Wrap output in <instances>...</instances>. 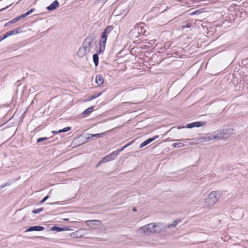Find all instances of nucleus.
Instances as JSON below:
<instances>
[{"instance_id": "1", "label": "nucleus", "mask_w": 248, "mask_h": 248, "mask_svg": "<svg viewBox=\"0 0 248 248\" xmlns=\"http://www.w3.org/2000/svg\"><path fill=\"white\" fill-rule=\"evenodd\" d=\"M113 29L112 26H108L107 27L101 35V39L99 41L100 48L98 52L99 53L102 52L105 49L106 43L108 37V34Z\"/></svg>"}, {"instance_id": "2", "label": "nucleus", "mask_w": 248, "mask_h": 248, "mask_svg": "<svg viewBox=\"0 0 248 248\" xmlns=\"http://www.w3.org/2000/svg\"><path fill=\"white\" fill-rule=\"evenodd\" d=\"M96 38V35L95 33L90 34L84 39L82 45L90 51L91 48L93 47L95 43V42H94V41L95 40Z\"/></svg>"}, {"instance_id": "3", "label": "nucleus", "mask_w": 248, "mask_h": 248, "mask_svg": "<svg viewBox=\"0 0 248 248\" xmlns=\"http://www.w3.org/2000/svg\"><path fill=\"white\" fill-rule=\"evenodd\" d=\"M156 225L153 223L148 224L140 228V231L146 234H151L156 232L155 228Z\"/></svg>"}, {"instance_id": "4", "label": "nucleus", "mask_w": 248, "mask_h": 248, "mask_svg": "<svg viewBox=\"0 0 248 248\" xmlns=\"http://www.w3.org/2000/svg\"><path fill=\"white\" fill-rule=\"evenodd\" d=\"M209 199L211 203L217 202L220 198V194L217 191H212L209 195Z\"/></svg>"}, {"instance_id": "5", "label": "nucleus", "mask_w": 248, "mask_h": 248, "mask_svg": "<svg viewBox=\"0 0 248 248\" xmlns=\"http://www.w3.org/2000/svg\"><path fill=\"white\" fill-rule=\"evenodd\" d=\"M116 157V156L115 155V154L112 152L111 154L104 156L98 163L97 167H98L100 164L113 160Z\"/></svg>"}, {"instance_id": "6", "label": "nucleus", "mask_w": 248, "mask_h": 248, "mask_svg": "<svg viewBox=\"0 0 248 248\" xmlns=\"http://www.w3.org/2000/svg\"><path fill=\"white\" fill-rule=\"evenodd\" d=\"M206 124L205 122H195L187 124L186 127L187 128H192L195 127H199L205 125Z\"/></svg>"}, {"instance_id": "7", "label": "nucleus", "mask_w": 248, "mask_h": 248, "mask_svg": "<svg viewBox=\"0 0 248 248\" xmlns=\"http://www.w3.org/2000/svg\"><path fill=\"white\" fill-rule=\"evenodd\" d=\"M89 52L90 51L88 49L82 45V46L78 49L77 54L79 57L82 58Z\"/></svg>"}, {"instance_id": "8", "label": "nucleus", "mask_w": 248, "mask_h": 248, "mask_svg": "<svg viewBox=\"0 0 248 248\" xmlns=\"http://www.w3.org/2000/svg\"><path fill=\"white\" fill-rule=\"evenodd\" d=\"M222 134L224 139L230 137L231 135L234 133V129L233 128H227L222 130Z\"/></svg>"}, {"instance_id": "9", "label": "nucleus", "mask_w": 248, "mask_h": 248, "mask_svg": "<svg viewBox=\"0 0 248 248\" xmlns=\"http://www.w3.org/2000/svg\"><path fill=\"white\" fill-rule=\"evenodd\" d=\"M85 223L90 227L94 225L100 226L102 224L101 221L99 220H88L85 221Z\"/></svg>"}, {"instance_id": "10", "label": "nucleus", "mask_w": 248, "mask_h": 248, "mask_svg": "<svg viewBox=\"0 0 248 248\" xmlns=\"http://www.w3.org/2000/svg\"><path fill=\"white\" fill-rule=\"evenodd\" d=\"M158 138V135H156V136L153 137V138L148 139L147 140H145V141L142 142L140 144V148H141L145 146L146 145H148V144H149L150 143H151L153 141L155 140H156Z\"/></svg>"}, {"instance_id": "11", "label": "nucleus", "mask_w": 248, "mask_h": 248, "mask_svg": "<svg viewBox=\"0 0 248 248\" xmlns=\"http://www.w3.org/2000/svg\"><path fill=\"white\" fill-rule=\"evenodd\" d=\"M45 229V228L41 226H31L28 228L25 232H29L32 231H42Z\"/></svg>"}, {"instance_id": "12", "label": "nucleus", "mask_w": 248, "mask_h": 248, "mask_svg": "<svg viewBox=\"0 0 248 248\" xmlns=\"http://www.w3.org/2000/svg\"><path fill=\"white\" fill-rule=\"evenodd\" d=\"M59 6V2L57 0H54L52 3L46 7L48 11H51L55 10Z\"/></svg>"}, {"instance_id": "13", "label": "nucleus", "mask_w": 248, "mask_h": 248, "mask_svg": "<svg viewBox=\"0 0 248 248\" xmlns=\"http://www.w3.org/2000/svg\"><path fill=\"white\" fill-rule=\"evenodd\" d=\"M51 230L52 231H57L58 232L70 230L68 227H61L57 226H53Z\"/></svg>"}, {"instance_id": "14", "label": "nucleus", "mask_w": 248, "mask_h": 248, "mask_svg": "<svg viewBox=\"0 0 248 248\" xmlns=\"http://www.w3.org/2000/svg\"><path fill=\"white\" fill-rule=\"evenodd\" d=\"M133 141H131L130 142H129V143H127L126 144H125L124 146L121 149H118L116 151H115L114 152H113L115 154V155L117 156L121 152H122V151H123V150L124 149H125V148L128 147L129 146H130V145L132 144V143L133 142Z\"/></svg>"}, {"instance_id": "15", "label": "nucleus", "mask_w": 248, "mask_h": 248, "mask_svg": "<svg viewBox=\"0 0 248 248\" xmlns=\"http://www.w3.org/2000/svg\"><path fill=\"white\" fill-rule=\"evenodd\" d=\"M213 135L215 137V140H218L224 139L223 135L222 134V130H220L219 132H213Z\"/></svg>"}, {"instance_id": "16", "label": "nucleus", "mask_w": 248, "mask_h": 248, "mask_svg": "<svg viewBox=\"0 0 248 248\" xmlns=\"http://www.w3.org/2000/svg\"><path fill=\"white\" fill-rule=\"evenodd\" d=\"M95 82L99 86L103 84L104 82V79L102 76L100 75H97L95 78Z\"/></svg>"}, {"instance_id": "17", "label": "nucleus", "mask_w": 248, "mask_h": 248, "mask_svg": "<svg viewBox=\"0 0 248 248\" xmlns=\"http://www.w3.org/2000/svg\"><path fill=\"white\" fill-rule=\"evenodd\" d=\"M21 32V28H18L17 29H15V30L9 31L7 32V33L8 34L9 36H10L11 35L16 34Z\"/></svg>"}, {"instance_id": "18", "label": "nucleus", "mask_w": 248, "mask_h": 248, "mask_svg": "<svg viewBox=\"0 0 248 248\" xmlns=\"http://www.w3.org/2000/svg\"><path fill=\"white\" fill-rule=\"evenodd\" d=\"M181 221H182V219H180V218L177 219L175 220H174L172 222V223L170 224H168L167 228H169L175 227L178 223H180Z\"/></svg>"}, {"instance_id": "19", "label": "nucleus", "mask_w": 248, "mask_h": 248, "mask_svg": "<svg viewBox=\"0 0 248 248\" xmlns=\"http://www.w3.org/2000/svg\"><path fill=\"white\" fill-rule=\"evenodd\" d=\"M93 61L95 66L98 65L99 57L97 53H95L93 56Z\"/></svg>"}, {"instance_id": "20", "label": "nucleus", "mask_w": 248, "mask_h": 248, "mask_svg": "<svg viewBox=\"0 0 248 248\" xmlns=\"http://www.w3.org/2000/svg\"><path fill=\"white\" fill-rule=\"evenodd\" d=\"M94 109V107L92 106L90 108H88L87 109L84 110L83 112L82 113V114L84 116L90 114Z\"/></svg>"}, {"instance_id": "21", "label": "nucleus", "mask_w": 248, "mask_h": 248, "mask_svg": "<svg viewBox=\"0 0 248 248\" xmlns=\"http://www.w3.org/2000/svg\"><path fill=\"white\" fill-rule=\"evenodd\" d=\"M144 29V27L141 26L140 24H137L134 28L133 30H132V31H137L138 32V33H140V30L141 33L142 31V29Z\"/></svg>"}, {"instance_id": "22", "label": "nucleus", "mask_w": 248, "mask_h": 248, "mask_svg": "<svg viewBox=\"0 0 248 248\" xmlns=\"http://www.w3.org/2000/svg\"><path fill=\"white\" fill-rule=\"evenodd\" d=\"M12 182H13V181L12 180H9L8 181H7L6 183L0 185V189H1L3 188H4L7 186L10 185Z\"/></svg>"}, {"instance_id": "23", "label": "nucleus", "mask_w": 248, "mask_h": 248, "mask_svg": "<svg viewBox=\"0 0 248 248\" xmlns=\"http://www.w3.org/2000/svg\"><path fill=\"white\" fill-rule=\"evenodd\" d=\"M172 146H173L174 148H181L183 147L185 145L183 143L177 142L173 143Z\"/></svg>"}, {"instance_id": "24", "label": "nucleus", "mask_w": 248, "mask_h": 248, "mask_svg": "<svg viewBox=\"0 0 248 248\" xmlns=\"http://www.w3.org/2000/svg\"><path fill=\"white\" fill-rule=\"evenodd\" d=\"M104 134H105V133H99V134H92L91 137H92V138L94 137V138H100V137H102L103 135H104Z\"/></svg>"}, {"instance_id": "25", "label": "nucleus", "mask_w": 248, "mask_h": 248, "mask_svg": "<svg viewBox=\"0 0 248 248\" xmlns=\"http://www.w3.org/2000/svg\"><path fill=\"white\" fill-rule=\"evenodd\" d=\"M101 93H94L93 95H92L90 97L89 100H91L94 99L98 97L101 94Z\"/></svg>"}, {"instance_id": "26", "label": "nucleus", "mask_w": 248, "mask_h": 248, "mask_svg": "<svg viewBox=\"0 0 248 248\" xmlns=\"http://www.w3.org/2000/svg\"><path fill=\"white\" fill-rule=\"evenodd\" d=\"M215 137L213 135V134L212 133L210 135L208 136H207L206 137V141H211L213 140H215V138H214Z\"/></svg>"}, {"instance_id": "27", "label": "nucleus", "mask_w": 248, "mask_h": 248, "mask_svg": "<svg viewBox=\"0 0 248 248\" xmlns=\"http://www.w3.org/2000/svg\"><path fill=\"white\" fill-rule=\"evenodd\" d=\"M71 127H66L62 129H60V130H59V133H62V132H67L69 130H70L71 129Z\"/></svg>"}, {"instance_id": "28", "label": "nucleus", "mask_w": 248, "mask_h": 248, "mask_svg": "<svg viewBox=\"0 0 248 248\" xmlns=\"http://www.w3.org/2000/svg\"><path fill=\"white\" fill-rule=\"evenodd\" d=\"M34 10H35L34 9H31V10H30L26 13L23 14V15L24 17H26L27 16H29V15L31 14Z\"/></svg>"}, {"instance_id": "29", "label": "nucleus", "mask_w": 248, "mask_h": 248, "mask_svg": "<svg viewBox=\"0 0 248 248\" xmlns=\"http://www.w3.org/2000/svg\"><path fill=\"white\" fill-rule=\"evenodd\" d=\"M43 209H44V208L43 207H41V208H38V209H36V210H33L32 211V212L33 214H38L40 212L42 211L43 210Z\"/></svg>"}, {"instance_id": "30", "label": "nucleus", "mask_w": 248, "mask_h": 248, "mask_svg": "<svg viewBox=\"0 0 248 248\" xmlns=\"http://www.w3.org/2000/svg\"><path fill=\"white\" fill-rule=\"evenodd\" d=\"M48 138L47 137H43V138H39L37 140V142H41L44 141H46L47 140Z\"/></svg>"}, {"instance_id": "31", "label": "nucleus", "mask_w": 248, "mask_h": 248, "mask_svg": "<svg viewBox=\"0 0 248 248\" xmlns=\"http://www.w3.org/2000/svg\"><path fill=\"white\" fill-rule=\"evenodd\" d=\"M49 196L48 195H47L46 196H45L40 202H39V204H42V203H43L45 202H46L48 198H49Z\"/></svg>"}, {"instance_id": "32", "label": "nucleus", "mask_w": 248, "mask_h": 248, "mask_svg": "<svg viewBox=\"0 0 248 248\" xmlns=\"http://www.w3.org/2000/svg\"><path fill=\"white\" fill-rule=\"evenodd\" d=\"M23 18H24V16L22 14V15H20V16H18L15 18L14 19H15V20L16 21V22Z\"/></svg>"}, {"instance_id": "33", "label": "nucleus", "mask_w": 248, "mask_h": 248, "mask_svg": "<svg viewBox=\"0 0 248 248\" xmlns=\"http://www.w3.org/2000/svg\"><path fill=\"white\" fill-rule=\"evenodd\" d=\"M86 135H87V137H86V139L87 140H89V139H91L92 138V137H91L92 134L86 133Z\"/></svg>"}, {"instance_id": "34", "label": "nucleus", "mask_w": 248, "mask_h": 248, "mask_svg": "<svg viewBox=\"0 0 248 248\" xmlns=\"http://www.w3.org/2000/svg\"><path fill=\"white\" fill-rule=\"evenodd\" d=\"M8 37H9V35L7 32L2 37H1V38L3 40V39H5L6 38H7Z\"/></svg>"}, {"instance_id": "35", "label": "nucleus", "mask_w": 248, "mask_h": 248, "mask_svg": "<svg viewBox=\"0 0 248 248\" xmlns=\"http://www.w3.org/2000/svg\"><path fill=\"white\" fill-rule=\"evenodd\" d=\"M8 37H9V35L7 32L2 37H1V38L3 40V39H5L6 38H7Z\"/></svg>"}, {"instance_id": "36", "label": "nucleus", "mask_w": 248, "mask_h": 248, "mask_svg": "<svg viewBox=\"0 0 248 248\" xmlns=\"http://www.w3.org/2000/svg\"><path fill=\"white\" fill-rule=\"evenodd\" d=\"M79 231H78L74 233H71V236L73 237H74L75 235H76V237H78V235L77 234L78 232Z\"/></svg>"}, {"instance_id": "37", "label": "nucleus", "mask_w": 248, "mask_h": 248, "mask_svg": "<svg viewBox=\"0 0 248 248\" xmlns=\"http://www.w3.org/2000/svg\"><path fill=\"white\" fill-rule=\"evenodd\" d=\"M199 13H200V12H199V11L198 10H196L195 12L191 13L190 15H197V14H199Z\"/></svg>"}, {"instance_id": "38", "label": "nucleus", "mask_w": 248, "mask_h": 248, "mask_svg": "<svg viewBox=\"0 0 248 248\" xmlns=\"http://www.w3.org/2000/svg\"><path fill=\"white\" fill-rule=\"evenodd\" d=\"M190 26H191L190 24H189V23H187V24H186V25H185V26H183V28H189Z\"/></svg>"}, {"instance_id": "39", "label": "nucleus", "mask_w": 248, "mask_h": 248, "mask_svg": "<svg viewBox=\"0 0 248 248\" xmlns=\"http://www.w3.org/2000/svg\"><path fill=\"white\" fill-rule=\"evenodd\" d=\"M12 24V23H11V21H9V22H8L7 23H6L5 24L4 26H9V25H11V24Z\"/></svg>"}, {"instance_id": "40", "label": "nucleus", "mask_w": 248, "mask_h": 248, "mask_svg": "<svg viewBox=\"0 0 248 248\" xmlns=\"http://www.w3.org/2000/svg\"><path fill=\"white\" fill-rule=\"evenodd\" d=\"M10 21H11V23H12V24L15 23L16 22V21L15 20L14 18L12 19V20H11Z\"/></svg>"}, {"instance_id": "41", "label": "nucleus", "mask_w": 248, "mask_h": 248, "mask_svg": "<svg viewBox=\"0 0 248 248\" xmlns=\"http://www.w3.org/2000/svg\"><path fill=\"white\" fill-rule=\"evenodd\" d=\"M52 132V133H53L54 134H56L57 133H59V131H53Z\"/></svg>"}, {"instance_id": "42", "label": "nucleus", "mask_w": 248, "mask_h": 248, "mask_svg": "<svg viewBox=\"0 0 248 248\" xmlns=\"http://www.w3.org/2000/svg\"><path fill=\"white\" fill-rule=\"evenodd\" d=\"M56 202H52V203H49V204H56Z\"/></svg>"}, {"instance_id": "43", "label": "nucleus", "mask_w": 248, "mask_h": 248, "mask_svg": "<svg viewBox=\"0 0 248 248\" xmlns=\"http://www.w3.org/2000/svg\"><path fill=\"white\" fill-rule=\"evenodd\" d=\"M133 210L134 211H136V210L135 208H133Z\"/></svg>"}, {"instance_id": "44", "label": "nucleus", "mask_w": 248, "mask_h": 248, "mask_svg": "<svg viewBox=\"0 0 248 248\" xmlns=\"http://www.w3.org/2000/svg\"><path fill=\"white\" fill-rule=\"evenodd\" d=\"M2 40V39L1 38V36H0V42Z\"/></svg>"}, {"instance_id": "45", "label": "nucleus", "mask_w": 248, "mask_h": 248, "mask_svg": "<svg viewBox=\"0 0 248 248\" xmlns=\"http://www.w3.org/2000/svg\"><path fill=\"white\" fill-rule=\"evenodd\" d=\"M7 7H6V8H7ZM5 9H6V8H5ZM4 9H5V8H3V9H2V10H1V11H2V10H4Z\"/></svg>"}]
</instances>
